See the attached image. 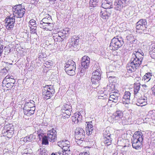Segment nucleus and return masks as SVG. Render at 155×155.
Here are the masks:
<instances>
[{"label":"nucleus","instance_id":"obj_17","mask_svg":"<svg viewBox=\"0 0 155 155\" xmlns=\"http://www.w3.org/2000/svg\"><path fill=\"white\" fill-rule=\"evenodd\" d=\"M131 93L129 91H126L122 99L123 103L124 104H128L130 103Z\"/></svg>","mask_w":155,"mask_h":155},{"label":"nucleus","instance_id":"obj_53","mask_svg":"<svg viewBox=\"0 0 155 155\" xmlns=\"http://www.w3.org/2000/svg\"><path fill=\"white\" fill-rule=\"evenodd\" d=\"M45 18H47V19L48 20L49 23L52 21L51 17V16H50L49 15L47 16Z\"/></svg>","mask_w":155,"mask_h":155},{"label":"nucleus","instance_id":"obj_60","mask_svg":"<svg viewBox=\"0 0 155 155\" xmlns=\"http://www.w3.org/2000/svg\"><path fill=\"white\" fill-rule=\"evenodd\" d=\"M110 72H108L107 74V77H109V78H115V77H114V76H110L109 75H110Z\"/></svg>","mask_w":155,"mask_h":155},{"label":"nucleus","instance_id":"obj_16","mask_svg":"<svg viewBox=\"0 0 155 155\" xmlns=\"http://www.w3.org/2000/svg\"><path fill=\"white\" fill-rule=\"evenodd\" d=\"M147 97L145 96H143L137 100L136 104L138 106H143L147 104Z\"/></svg>","mask_w":155,"mask_h":155},{"label":"nucleus","instance_id":"obj_56","mask_svg":"<svg viewBox=\"0 0 155 155\" xmlns=\"http://www.w3.org/2000/svg\"><path fill=\"white\" fill-rule=\"evenodd\" d=\"M151 90L152 91V94L155 96V86H153L151 88Z\"/></svg>","mask_w":155,"mask_h":155},{"label":"nucleus","instance_id":"obj_18","mask_svg":"<svg viewBox=\"0 0 155 155\" xmlns=\"http://www.w3.org/2000/svg\"><path fill=\"white\" fill-rule=\"evenodd\" d=\"M120 98V94L117 93H112L110 94L109 100L111 101L112 99V101L115 103H117Z\"/></svg>","mask_w":155,"mask_h":155},{"label":"nucleus","instance_id":"obj_38","mask_svg":"<svg viewBox=\"0 0 155 155\" xmlns=\"http://www.w3.org/2000/svg\"><path fill=\"white\" fill-rule=\"evenodd\" d=\"M47 29L48 30H50L52 29L53 27H54V25L53 23H51V22L47 24Z\"/></svg>","mask_w":155,"mask_h":155},{"label":"nucleus","instance_id":"obj_46","mask_svg":"<svg viewBox=\"0 0 155 155\" xmlns=\"http://www.w3.org/2000/svg\"><path fill=\"white\" fill-rule=\"evenodd\" d=\"M40 21H41V23L44 22V23H47V24H48L49 23L48 20H47V18H45V17L43 18L42 19V20Z\"/></svg>","mask_w":155,"mask_h":155},{"label":"nucleus","instance_id":"obj_23","mask_svg":"<svg viewBox=\"0 0 155 155\" xmlns=\"http://www.w3.org/2000/svg\"><path fill=\"white\" fill-rule=\"evenodd\" d=\"M101 76L100 75L98 76L96 75H92L91 80L92 84H97L99 83V81L101 79Z\"/></svg>","mask_w":155,"mask_h":155},{"label":"nucleus","instance_id":"obj_48","mask_svg":"<svg viewBox=\"0 0 155 155\" xmlns=\"http://www.w3.org/2000/svg\"><path fill=\"white\" fill-rule=\"evenodd\" d=\"M5 79L6 80H10L11 79H14V77L12 76H10V75H8L5 78Z\"/></svg>","mask_w":155,"mask_h":155},{"label":"nucleus","instance_id":"obj_31","mask_svg":"<svg viewBox=\"0 0 155 155\" xmlns=\"http://www.w3.org/2000/svg\"><path fill=\"white\" fill-rule=\"evenodd\" d=\"M44 65L47 68H50L53 65L52 62L50 61H47L45 63H44Z\"/></svg>","mask_w":155,"mask_h":155},{"label":"nucleus","instance_id":"obj_9","mask_svg":"<svg viewBox=\"0 0 155 155\" xmlns=\"http://www.w3.org/2000/svg\"><path fill=\"white\" fill-rule=\"evenodd\" d=\"M147 22L145 19H141L136 23V29L142 30L145 34L148 33V31L147 30Z\"/></svg>","mask_w":155,"mask_h":155},{"label":"nucleus","instance_id":"obj_7","mask_svg":"<svg viewBox=\"0 0 155 155\" xmlns=\"http://www.w3.org/2000/svg\"><path fill=\"white\" fill-rule=\"evenodd\" d=\"M14 127L12 124H5L2 131V134L3 136L11 138L14 133Z\"/></svg>","mask_w":155,"mask_h":155},{"label":"nucleus","instance_id":"obj_8","mask_svg":"<svg viewBox=\"0 0 155 155\" xmlns=\"http://www.w3.org/2000/svg\"><path fill=\"white\" fill-rule=\"evenodd\" d=\"M14 10L13 11V16L17 18H22L25 14V9L24 7H22L21 4H19L14 6L13 7Z\"/></svg>","mask_w":155,"mask_h":155},{"label":"nucleus","instance_id":"obj_39","mask_svg":"<svg viewBox=\"0 0 155 155\" xmlns=\"http://www.w3.org/2000/svg\"><path fill=\"white\" fill-rule=\"evenodd\" d=\"M14 85L13 84V83H12L9 82L7 83L5 85L6 87L9 88V89H11Z\"/></svg>","mask_w":155,"mask_h":155},{"label":"nucleus","instance_id":"obj_37","mask_svg":"<svg viewBox=\"0 0 155 155\" xmlns=\"http://www.w3.org/2000/svg\"><path fill=\"white\" fill-rule=\"evenodd\" d=\"M47 24H48L45 23L44 22L41 23L40 21L39 26L41 28L47 29V27H47Z\"/></svg>","mask_w":155,"mask_h":155},{"label":"nucleus","instance_id":"obj_49","mask_svg":"<svg viewBox=\"0 0 155 155\" xmlns=\"http://www.w3.org/2000/svg\"><path fill=\"white\" fill-rule=\"evenodd\" d=\"M78 116L79 117H78V118H77V121L76 122V123H78L79 121H80L82 120V115L80 114H79Z\"/></svg>","mask_w":155,"mask_h":155},{"label":"nucleus","instance_id":"obj_44","mask_svg":"<svg viewBox=\"0 0 155 155\" xmlns=\"http://www.w3.org/2000/svg\"><path fill=\"white\" fill-rule=\"evenodd\" d=\"M72 109V107L71 106H70L68 104H66L64 108L62 110H68V109L70 110Z\"/></svg>","mask_w":155,"mask_h":155},{"label":"nucleus","instance_id":"obj_63","mask_svg":"<svg viewBox=\"0 0 155 155\" xmlns=\"http://www.w3.org/2000/svg\"><path fill=\"white\" fill-rule=\"evenodd\" d=\"M124 2H126V5H128L129 3V0H122Z\"/></svg>","mask_w":155,"mask_h":155},{"label":"nucleus","instance_id":"obj_26","mask_svg":"<svg viewBox=\"0 0 155 155\" xmlns=\"http://www.w3.org/2000/svg\"><path fill=\"white\" fill-rule=\"evenodd\" d=\"M152 77V75L150 73H148L146 74L143 77V79L144 81L146 80L147 82H148L150 81Z\"/></svg>","mask_w":155,"mask_h":155},{"label":"nucleus","instance_id":"obj_5","mask_svg":"<svg viewBox=\"0 0 155 155\" xmlns=\"http://www.w3.org/2000/svg\"><path fill=\"white\" fill-rule=\"evenodd\" d=\"M42 94L45 99H50L55 92V90L53 86L46 85L43 87L42 88Z\"/></svg>","mask_w":155,"mask_h":155},{"label":"nucleus","instance_id":"obj_27","mask_svg":"<svg viewBox=\"0 0 155 155\" xmlns=\"http://www.w3.org/2000/svg\"><path fill=\"white\" fill-rule=\"evenodd\" d=\"M112 139L110 137H104V142L107 145H110L111 143Z\"/></svg>","mask_w":155,"mask_h":155},{"label":"nucleus","instance_id":"obj_64","mask_svg":"<svg viewBox=\"0 0 155 155\" xmlns=\"http://www.w3.org/2000/svg\"><path fill=\"white\" fill-rule=\"evenodd\" d=\"M63 114H62V117H63V118H67V114L65 113V112H63Z\"/></svg>","mask_w":155,"mask_h":155},{"label":"nucleus","instance_id":"obj_2","mask_svg":"<svg viewBox=\"0 0 155 155\" xmlns=\"http://www.w3.org/2000/svg\"><path fill=\"white\" fill-rule=\"evenodd\" d=\"M143 138V136L142 132L140 131L135 132L131 140L133 147L137 150L140 148Z\"/></svg>","mask_w":155,"mask_h":155},{"label":"nucleus","instance_id":"obj_29","mask_svg":"<svg viewBox=\"0 0 155 155\" xmlns=\"http://www.w3.org/2000/svg\"><path fill=\"white\" fill-rule=\"evenodd\" d=\"M72 111V109H68V110H62V112H65V113L67 114V118H68L71 115V111Z\"/></svg>","mask_w":155,"mask_h":155},{"label":"nucleus","instance_id":"obj_1","mask_svg":"<svg viewBox=\"0 0 155 155\" xmlns=\"http://www.w3.org/2000/svg\"><path fill=\"white\" fill-rule=\"evenodd\" d=\"M144 53L141 49L134 52L132 55L130 62L127 66V69L130 72L134 71L141 64Z\"/></svg>","mask_w":155,"mask_h":155},{"label":"nucleus","instance_id":"obj_51","mask_svg":"<svg viewBox=\"0 0 155 155\" xmlns=\"http://www.w3.org/2000/svg\"><path fill=\"white\" fill-rule=\"evenodd\" d=\"M3 46L1 45H0V57L1 55V54L2 53V52L3 51Z\"/></svg>","mask_w":155,"mask_h":155},{"label":"nucleus","instance_id":"obj_21","mask_svg":"<svg viewBox=\"0 0 155 155\" xmlns=\"http://www.w3.org/2000/svg\"><path fill=\"white\" fill-rule=\"evenodd\" d=\"M33 107H35V103L33 100H29L26 102L24 107L23 108L27 109V108H31Z\"/></svg>","mask_w":155,"mask_h":155},{"label":"nucleus","instance_id":"obj_52","mask_svg":"<svg viewBox=\"0 0 155 155\" xmlns=\"http://www.w3.org/2000/svg\"><path fill=\"white\" fill-rule=\"evenodd\" d=\"M7 81L8 82H10V83H13V84H14H14L15 82V80L14 79H11L10 80H7Z\"/></svg>","mask_w":155,"mask_h":155},{"label":"nucleus","instance_id":"obj_47","mask_svg":"<svg viewBox=\"0 0 155 155\" xmlns=\"http://www.w3.org/2000/svg\"><path fill=\"white\" fill-rule=\"evenodd\" d=\"M69 29L68 28H66L65 29V30H63L62 31L63 33V35H66L68 34L69 31Z\"/></svg>","mask_w":155,"mask_h":155},{"label":"nucleus","instance_id":"obj_25","mask_svg":"<svg viewBox=\"0 0 155 155\" xmlns=\"http://www.w3.org/2000/svg\"><path fill=\"white\" fill-rule=\"evenodd\" d=\"M115 118L116 120H118L121 118L123 117V114L122 112L120 110H117L114 114Z\"/></svg>","mask_w":155,"mask_h":155},{"label":"nucleus","instance_id":"obj_33","mask_svg":"<svg viewBox=\"0 0 155 155\" xmlns=\"http://www.w3.org/2000/svg\"><path fill=\"white\" fill-rule=\"evenodd\" d=\"M61 143L63 145V147L64 148V147H67L68 148L70 147V142L67 140H65L64 141H63Z\"/></svg>","mask_w":155,"mask_h":155},{"label":"nucleus","instance_id":"obj_20","mask_svg":"<svg viewBox=\"0 0 155 155\" xmlns=\"http://www.w3.org/2000/svg\"><path fill=\"white\" fill-rule=\"evenodd\" d=\"M92 122H88L87 124V127L86 128V132L87 135H90L92 134L93 129V126L91 124Z\"/></svg>","mask_w":155,"mask_h":155},{"label":"nucleus","instance_id":"obj_24","mask_svg":"<svg viewBox=\"0 0 155 155\" xmlns=\"http://www.w3.org/2000/svg\"><path fill=\"white\" fill-rule=\"evenodd\" d=\"M140 83H134V94L135 96L139 93L140 89Z\"/></svg>","mask_w":155,"mask_h":155},{"label":"nucleus","instance_id":"obj_3","mask_svg":"<svg viewBox=\"0 0 155 155\" xmlns=\"http://www.w3.org/2000/svg\"><path fill=\"white\" fill-rule=\"evenodd\" d=\"M124 43L123 39L121 37H114L111 40L110 49L114 51L117 50L121 47Z\"/></svg>","mask_w":155,"mask_h":155},{"label":"nucleus","instance_id":"obj_58","mask_svg":"<svg viewBox=\"0 0 155 155\" xmlns=\"http://www.w3.org/2000/svg\"><path fill=\"white\" fill-rule=\"evenodd\" d=\"M55 37H57L58 41H62V39H61V37L59 36L58 37L57 35H55Z\"/></svg>","mask_w":155,"mask_h":155},{"label":"nucleus","instance_id":"obj_19","mask_svg":"<svg viewBox=\"0 0 155 155\" xmlns=\"http://www.w3.org/2000/svg\"><path fill=\"white\" fill-rule=\"evenodd\" d=\"M102 3L101 5V7L103 8L106 9H110L113 7V4L112 2L108 1H102Z\"/></svg>","mask_w":155,"mask_h":155},{"label":"nucleus","instance_id":"obj_41","mask_svg":"<svg viewBox=\"0 0 155 155\" xmlns=\"http://www.w3.org/2000/svg\"><path fill=\"white\" fill-rule=\"evenodd\" d=\"M149 54L152 58L153 59L155 58V52L150 51L149 52Z\"/></svg>","mask_w":155,"mask_h":155},{"label":"nucleus","instance_id":"obj_62","mask_svg":"<svg viewBox=\"0 0 155 155\" xmlns=\"http://www.w3.org/2000/svg\"><path fill=\"white\" fill-rule=\"evenodd\" d=\"M79 114H81L79 112H77L75 113V115L74 116L75 117H76V118H77H77H78V117H79Z\"/></svg>","mask_w":155,"mask_h":155},{"label":"nucleus","instance_id":"obj_12","mask_svg":"<svg viewBox=\"0 0 155 155\" xmlns=\"http://www.w3.org/2000/svg\"><path fill=\"white\" fill-rule=\"evenodd\" d=\"M47 136L50 142H54L56 141L57 140L56 132L54 129H52L51 130L48 131Z\"/></svg>","mask_w":155,"mask_h":155},{"label":"nucleus","instance_id":"obj_61","mask_svg":"<svg viewBox=\"0 0 155 155\" xmlns=\"http://www.w3.org/2000/svg\"><path fill=\"white\" fill-rule=\"evenodd\" d=\"M79 155H89V154L87 152H84L82 153H81Z\"/></svg>","mask_w":155,"mask_h":155},{"label":"nucleus","instance_id":"obj_45","mask_svg":"<svg viewBox=\"0 0 155 155\" xmlns=\"http://www.w3.org/2000/svg\"><path fill=\"white\" fill-rule=\"evenodd\" d=\"M108 97L107 96V95H105V94L103 95V96H98L99 99H104L105 98L107 99Z\"/></svg>","mask_w":155,"mask_h":155},{"label":"nucleus","instance_id":"obj_11","mask_svg":"<svg viewBox=\"0 0 155 155\" xmlns=\"http://www.w3.org/2000/svg\"><path fill=\"white\" fill-rule=\"evenodd\" d=\"M71 45L72 46L73 50L76 51L78 50L80 47L79 42H80V38L79 37L74 36L71 38Z\"/></svg>","mask_w":155,"mask_h":155},{"label":"nucleus","instance_id":"obj_55","mask_svg":"<svg viewBox=\"0 0 155 155\" xmlns=\"http://www.w3.org/2000/svg\"><path fill=\"white\" fill-rule=\"evenodd\" d=\"M72 121L75 123H76V122L77 121V118H76V117H75L74 116H72Z\"/></svg>","mask_w":155,"mask_h":155},{"label":"nucleus","instance_id":"obj_50","mask_svg":"<svg viewBox=\"0 0 155 155\" xmlns=\"http://www.w3.org/2000/svg\"><path fill=\"white\" fill-rule=\"evenodd\" d=\"M63 35L64 34L63 33L62 31V32H58V33L54 34V35H57V36H59L60 37L63 36Z\"/></svg>","mask_w":155,"mask_h":155},{"label":"nucleus","instance_id":"obj_35","mask_svg":"<svg viewBox=\"0 0 155 155\" xmlns=\"http://www.w3.org/2000/svg\"><path fill=\"white\" fill-rule=\"evenodd\" d=\"M36 26H29L30 27V31L31 33L34 34L36 32Z\"/></svg>","mask_w":155,"mask_h":155},{"label":"nucleus","instance_id":"obj_15","mask_svg":"<svg viewBox=\"0 0 155 155\" xmlns=\"http://www.w3.org/2000/svg\"><path fill=\"white\" fill-rule=\"evenodd\" d=\"M126 3L122 0H115L114 3V8L116 10L120 11L126 5Z\"/></svg>","mask_w":155,"mask_h":155},{"label":"nucleus","instance_id":"obj_36","mask_svg":"<svg viewBox=\"0 0 155 155\" xmlns=\"http://www.w3.org/2000/svg\"><path fill=\"white\" fill-rule=\"evenodd\" d=\"M97 75L98 76V75H100V76H101V74L100 72V69H97L94 71L92 73V75Z\"/></svg>","mask_w":155,"mask_h":155},{"label":"nucleus","instance_id":"obj_10","mask_svg":"<svg viewBox=\"0 0 155 155\" xmlns=\"http://www.w3.org/2000/svg\"><path fill=\"white\" fill-rule=\"evenodd\" d=\"M6 23L5 25L7 29L10 30L13 28L14 26L15 22V16L11 17L10 16L8 18H6L5 19Z\"/></svg>","mask_w":155,"mask_h":155},{"label":"nucleus","instance_id":"obj_32","mask_svg":"<svg viewBox=\"0 0 155 155\" xmlns=\"http://www.w3.org/2000/svg\"><path fill=\"white\" fill-rule=\"evenodd\" d=\"M28 141L29 142H31L34 141L35 138V136L32 134H31L28 136H26Z\"/></svg>","mask_w":155,"mask_h":155},{"label":"nucleus","instance_id":"obj_54","mask_svg":"<svg viewBox=\"0 0 155 155\" xmlns=\"http://www.w3.org/2000/svg\"><path fill=\"white\" fill-rule=\"evenodd\" d=\"M47 154L45 152V150H43L40 152L39 155H47Z\"/></svg>","mask_w":155,"mask_h":155},{"label":"nucleus","instance_id":"obj_42","mask_svg":"<svg viewBox=\"0 0 155 155\" xmlns=\"http://www.w3.org/2000/svg\"><path fill=\"white\" fill-rule=\"evenodd\" d=\"M90 6L92 7H96V6H97L98 5V4L96 3V2H91L90 0Z\"/></svg>","mask_w":155,"mask_h":155},{"label":"nucleus","instance_id":"obj_43","mask_svg":"<svg viewBox=\"0 0 155 155\" xmlns=\"http://www.w3.org/2000/svg\"><path fill=\"white\" fill-rule=\"evenodd\" d=\"M150 51L155 52V45L152 44L150 47Z\"/></svg>","mask_w":155,"mask_h":155},{"label":"nucleus","instance_id":"obj_22","mask_svg":"<svg viewBox=\"0 0 155 155\" xmlns=\"http://www.w3.org/2000/svg\"><path fill=\"white\" fill-rule=\"evenodd\" d=\"M23 109L25 115L29 116L34 113L35 108V107H33L31 108H27L26 110L24 108H23Z\"/></svg>","mask_w":155,"mask_h":155},{"label":"nucleus","instance_id":"obj_13","mask_svg":"<svg viewBox=\"0 0 155 155\" xmlns=\"http://www.w3.org/2000/svg\"><path fill=\"white\" fill-rule=\"evenodd\" d=\"M90 58L88 57L85 56L83 57L81 61V68L85 69L89 67L90 63Z\"/></svg>","mask_w":155,"mask_h":155},{"label":"nucleus","instance_id":"obj_57","mask_svg":"<svg viewBox=\"0 0 155 155\" xmlns=\"http://www.w3.org/2000/svg\"><path fill=\"white\" fill-rule=\"evenodd\" d=\"M17 19L16 20V21L17 22H18V23L19 24H20L21 22V20L20 19L21 18H17Z\"/></svg>","mask_w":155,"mask_h":155},{"label":"nucleus","instance_id":"obj_59","mask_svg":"<svg viewBox=\"0 0 155 155\" xmlns=\"http://www.w3.org/2000/svg\"><path fill=\"white\" fill-rule=\"evenodd\" d=\"M53 37L55 41H58L57 37H55V35H54V34L53 35Z\"/></svg>","mask_w":155,"mask_h":155},{"label":"nucleus","instance_id":"obj_34","mask_svg":"<svg viewBox=\"0 0 155 155\" xmlns=\"http://www.w3.org/2000/svg\"><path fill=\"white\" fill-rule=\"evenodd\" d=\"M65 149H66L67 150H65V149H64L63 150H62L61 151H59L58 152V153L59 155H68V154L67 153V151H67L68 149L67 148Z\"/></svg>","mask_w":155,"mask_h":155},{"label":"nucleus","instance_id":"obj_40","mask_svg":"<svg viewBox=\"0 0 155 155\" xmlns=\"http://www.w3.org/2000/svg\"><path fill=\"white\" fill-rule=\"evenodd\" d=\"M29 25L30 26H37L35 21L34 19H31L29 21Z\"/></svg>","mask_w":155,"mask_h":155},{"label":"nucleus","instance_id":"obj_6","mask_svg":"<svg viewBox=\"0 0 155 155\" xmlns=\"http://www.w3.org/2000/svg\"><path fill=\"white\" fill-rule=\"evenodd\" d=\"M75 138L78 145L81 144L84 140L85 138V132L84 130L80 127L77 128L75 131Z\"/></svg>","mask_w":155,"mask_h":155},{"label":"nucleus","instance_id":"obj_28","mask_svg":"<svg viewBox=\"0 0 155 155\" xmlns=\"http://www.w3.org/2000/svg\"><path fill=\"white\" fill-rule=\"evenodd\" d=\"M48 138L46 136H44L42 139V143L43 144L47 145L48 144Z\"/></svg>","mask_w":155,"mask_h":155},{"label":"nucleus","instance_id":"obj_4","mask_svg":"<svg viewBox=\"0 0 155 155\" xmlns=\"http://www.w3.org/2000/svg\"><path fill=\"white\" fill-rule=\"evenodd\" d=\"M65 68L66 72L69 75H74L75 74L76 65L72 60L70 59L67 61L66 63Z\"/></svg>","mask_w":155,"mask_h":155},{"label":"nucleus","instance_id":"obj_14","mask_svg":"<svg viewBox=\"0 0 155 155\" xmlns=\"http://www.w3.org/2000/svg\"><path fill=\"white\" fill-rule=\"evenodd\" d=\"M111 13V11L110 9H108L103 11H101L100 13V15L101 18L107 21L110 17Z\"/></svg>","mask_w":155,"mask_h":155},{"label":"nucleus","instance_id":"obj_30","mask_svg":"<svg viewBox=\"0 0 155 155\" xmlns=\"http://www.w3.org/2000/svg\"><path fill=\"white\" fill-rule=\"evenodd\" d=\"M103 135L104 137H110L111 134L109 130H106L104 131Z\"/></svg>","mask_w":155,"mask_h":155}]
</instances>
